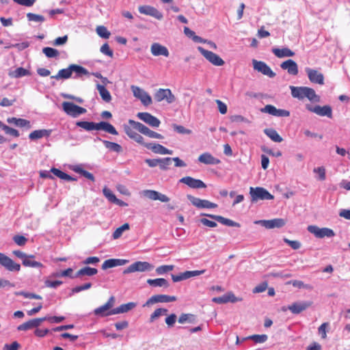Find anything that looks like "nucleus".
<instances>
[{
    "label": "nucleus",
    "instance_id": "obj_1",
    "mask_svg": "<svg viewBox=\"0 0 350 350\" xmlns=\"http://www.w3.org/2000/svg\"><path fill=\"white\" fill-rule=\"evenodd\" d=\"M124 130L126 135L136 142L144 145L148 150H152L154 153H172V152L165 148L162 145L157 143H144L143 137L137 133V130L132 124H129L124 125Z\"/></svg>",
    "mask_w": 350,
    "mask_h": 350
},
{
    "label": "nucleus",
    "instance_id": "obj_2",
    "mask_svg": "<svg viewBox=\"0 0 350 350\" xmlns=\"http://www.w3.org/2000/svg\"><path fill=\"white\" fill-rule=\"evenodd\" d=\"M131 90L133 92L134 97L139 100L144 106H149L152 103V99L150 94L146 92L144 89L132 85Z\"/></svg>",
    "mask_w": 350,
    "mask_h": 350
},
{
    "label": "nucleus",
    "instance_id": "obj_3",
    "mask_svg": "<svg viewBox=\"0 0 350 350\" xmlns=\"http://www.w3.org/2000/svg\"><path fill=\"white\" fill-rule=\"evenodd\" d=\"M250 193L252 202H256L259 200H272L273 196L271 195L268 191L262 187H250Z\"/></svg>",
    "mask_w": 350,
    "mask_h": 350
},
{
    "label": "nucleus",
    "instance_id": "obj_4",
    "mask_svg": "<svg viewBox=\"0 0 350 350\" xmlns=\"http://www.w3.org/2000/svg\"><path fill=\"white\" fill-rule=\"evenodd\" d=\"M62 109L67 115L73 118H77L87 111L85 108L70 102H64L62 103Z\"/></svg>",
    "mask_w": 350,
    "mask_h": 350
},
{
    "label": "nucleus",
    "instance_id": "obj_5",
    "mask_svg": "<svg viewBox=\"0 0 350 350\" xmlns=\"http://www.w3.org/2000/svg\"><path fill=\"white\" fill-rule=\"evenodd\" d=\"M153 269V265L148 262L137 261L129 265L126 269L123 271L124 274H127L133 272H144L148 271Z\"/></svg>",
    "mask_w": 350,
    "mask_h": 350
},
{
    "label": "nucleus",
    "instance_id": "obj_6",
    "mask_svg": "<svg viewBox=\"0 0 350 350\" xmlns=\"http://www.w3.org/2000/svg\"><path fill=\"white\" fill-rule=\"evenodd\" d=\"M198 50L213 65L216 66H221L224 64V61L216 53L206 50L202 46H198Z\"/></svg>",
    "mask_w": 350,
    "mask_h": 350
},
{
    "label": "nucleus",
    "instance_id": "obj_7",
    "mask_svg": "<svg viewBox=\"0 0 350 350\" xmlns=\"http://www.w3.org/2000/svg\"><path fill=\"white\" fill-rule=\"evenodd\" d=\"M154 100L159 103L165 100L168 104L175 101V96L170 89L159 88L154 95Z\"/></svg>",
    "mask_w": 350,
    "mask_h": 350
},
{
    "label": "nucleus",
    "instance_id": "obj_8",
    "mask_svg": "<svg viewBox=\"0 0 350 350\" xmlns=\"http://www.w3.org/2000/svg\"><path fill=\"white\" fill-rule=\"evenodd\" d=\"M308 230L317 238L332 237L335 235L333 230L328 228H319L317 226H309Z\"/></svg>",
    "mask_w": 350,
    "mask_h": 350
},
{
    "label": "nucleus",
    "instance_id": "obj_9",
    "mask_svg": "<svg viewBox=\"0 0 350 350\" xmlns=\"http://www.w3.org/2000/svg\"><path fill=\"white\" fill-rule=\"evenodd\" d=\"M306 109L320 116H327L328 118H332V109L329 105L321 107L320 105L312 106L310 104H306Z\"/></svg>",
    "mask_w": 350,
    "mask_h": 350
},
{
    "label": "nucleus",
    "instance_id": "obj_10",
    "mask_svg": "<svg viewBox=\"0 0 350 350\" xmlns=\"http://www.w3.org/2000/svg\"><path fill=\"white\" fill-rule=\"evenodd\" d=\"M0 265L9 271L18 272L21 270L20 264L14 262L12 259L1 252H0Z\"/></svg>",
    "mask_w": 350,
    "mask_h": 350
},
{
    "label": "nucleus",
    "instance_id": "obj_11",
    "mask_svg": "<svg viewBox=\"0 0 350 350\" xmlns=\"http://www.w3.org/2000/svg\"><path fill=\"white\" fill-rule=\"evenodd\" d=\"M177 299L175 296H170L167 295H155L149 298L143 305V307H148L155 303H167L175 301Z\"/></svg>",
    "mask_w": 350,
    "mask_h": 350
},
{
    "label": "nucleus",
    "instance_id": "obj_12",
    "mask_svg": "<svg viewBox=\"0 0 350 350\" xmlns=\"http://www.w3.org/2000/svg\"><path fill=\"white\" fill-rule=\"evenodd\" d=\"M137 117L152 128H157L161 124V121L157 117L148 112H139Z\"/></svg>",
    "mask_w": 350,
    "mask_h": 350
},
{
    "label": "nucleus",
    "instance_id": "obj_13",
    "mask_svg": "<svg viewBox=\"0 0 350 350\" xmlns=\"http://www.w3.org/2000/svg\"><path fill=\"white\" fill-rule=\"evenodd\" d=\"M252 64L254 70L261 72L264 75L268 76L270 78H273L275 76V73L273 72L270 67L264 62L253 59Z\"/></svg>",
    "mask_w": 350,
    "mask_h": 350
},
{
    "label": "nucleus",
    "instance_id": "obj_14",
    "mask_svg": "<svg viewBox=\"0 0 350 350\" xmlns=\"http://www.w3.org/2000/svg\"><path fill=\"white\" fill-rule=\"evenodd\" d=\"M256 224H260L267 229L280 228L286 224V220L282 218H275L269 220H259L255 222Z\"/></svg>",
    "mask_w": 350,
    "mask_h": 350
},
{
    "label": "nucleus",
    "instance_id": "obj_15",
    "mask_svg": "<svg viewBox=\"0 0 350 350\" xmlns=\"http://www.w3.org/2000/svg\"><path fill=\"white\" fill-rule=\"evenodd\" d=\"M146 163L151 167L159 166L160 169L165 170L168 169L169 165L172 163V159L166 157L163 159H148Z\"/></svg>",
    "mask_w": 350,
    "mask_h": 350
},
{
    "label": "nucleus",
    "instance_id": "obj_16",
    "mask_svg": "<svg viewBox=\"0 0 350 350\" xmlns=\"http://www.w3.org/2000/svg\"><path fill=\"white\" fill-rule=\"evenodd\" d=\"M305 71L310 82L319 85L324 83L323 75L318 70L307 67L305 68Z\"/></svg>",
    "mask_w": 350,
    "mask_h": 350
},
{
    "label": "nucleus",
    "instance_id": "obj_17",
    "mask_svg": "<svg viewBox=\"0 0 350 350\" xmlns=\"http://www.w3.org/2000/svg\"><path fill=\"white\" fill-rule=\"evenodd\" d=\"M138 10L142 14L152 16L158 20H161L163 17L161 12L150 5H141L139 7Z\"/></svg>",
    "mask_w": 350,
    "mask_h": 350
},
{
    "label": "nucleus",
    "instance_id": "obj_18",
    "mask_svg": "<svg viewBox=\"0 0 350 350\" xmlns=\"http://www.w3.org/2000/svg\"><path fill=\"white\" fill-rule=\"evenodd\" d=\"M180 182L184 183L193 189L205 188L206 184L199 179H195L191 176H185L180 180Z\"/></svg>",
    "mask_w": 350,
    "mask_h": 350
},
{
    "label": "nucleus",
    "instance_id": "obj_19",
    "mask_svg": "<svg viewBox=\"0 0 350 350\" xmlns=\"http://www.w3.org/2000/svg\"><path fill=\"white\" fill-rule=\"evenodd\" d=\"M150 51L154 56L168 57L170 55L167 48L158 42H154L151 45Z\"/></svg>",
    "mask_w": 350,
    "mask_h": 350
},
{
    "label": "nucleus",
    "instance_id": "obj_20",
    "mask_svg": "<svg viewBox=\"0 0 350 350\" xmlns=\"http://www.w3.org/2000/svg\"><path fill=\"white\" fill-rule=\"evenodd\" d=\"M311 301L295 302L288 306V310L293 314H299L312 305Z\"/></svg>",
    "mask_w": 350,
    "mask_h": 350
},
{
    "label": "nucleus",
    "instance_id": "obj_21",
    "mask_svg": "<svg viewBox=\"0 0 350 350\" xmlns=\"http://www.w3.org/2000/svg\"><path fill=\"white\" fill-rule=\"evenodd\" d=\"M280 67L282 69L287 70L290 75H297L298 74V66L293 59H288L282 62Z\"/></svg>",
    "mask_w": 350,
    "mask_h": 350
},
{
    "label": "nucleus",
    "instance_id": "obj_22",
    "mask_svg": "<svg viewBox=\"0 0 350 350\" xmlns=\"http://www.w3.org/2000/svg\"><path fill=\"white\" fill-rule=\"evenodd\" d=\"M203 215H206L210 218H212L217 221L228 226H234V227H240V224L237 222H235L230 219L225 218L220 215H211V214H203Z\"/></svg>",
    "mask_w": 350,
    "mask_h": 350
},
{
    "label": "nucleus",
    "instance_id": "obj_23",
    "mask_svg": "<svg viewBox=\"0 0 350 350\" xmlns=\"http://www.w3.org/2000/svg\"><path fill=\"white\" fill-rule=\"evenodd\" d=\"M308 87L301 86V87H295L291 85L290 90L291 92V95L293 98H296L299 100H303L306 98V92Z\"/></svg>",
    "mask_w": 350,
    "mask_h": 350
},
{
    "label": "nucleus",
    "instance_id": "obj_24",
    "mask_svg": "<svg viewBox=\"0 0 350 350\" xmlns=\"http://www.w3.org/2000/svg\"><path fill=\"white\" fill-rule=\"evenodd\" d=\"M96 317L103 318L109 315V299L102 306L94 309L92 312Z\"/></svg>",
    "mask_w": 350,
    "mask_h": 350
},
{
    "label": "nucleus",
    "instance_id": "obj_25",
    "mask_svg": "<svg viewBox=\"0 0 350 350\" xmlns=\"http://www.w3.org/2000/svg\"><path fill=\"white\" fill-rule=\"evenodd\" d=\"M136 306L134 302H129L127 304H122L119 307L111 309V314H116L120 313L127 312Z\"/></svg>",
    "mask_w": 350,
    "mask_h": 350
},
{
    "label": "nucleus",
    "instance_id": "obj_26",
    "mask_svg": "<svg viewBox=\"0 0 350 350\" xmlns=\"http://www.w3.org/2000/svg\"><path fill=\"white\" fill-rule=\"evenodd\" d=\"M51 172H52V174L54 176L58 177L59 178H60L62 180H64L66 181H77V177L71 176L70 175L62 172L59 169H57L55 167H52L51 169Z\"/></svg>",
    "mask_w": 350,
    "mask_h": 350
},
{
    "label": "nucleus",
    "instance_id": "obj_27",
    "mask_svg": "<svg viewBox=\"0 0 350 350\" xmlns=\"http://www.w3.org/2000/svg\"><path fill=\"white\" fill-rule=\"evenodd\" d=\"M7 122L9 124H13L18 127H26L27 129L31 128V123L29 120L23 118H16L14 117L8 118Z\"/></svg>",
    "mask_w": 350,
    "mask_h": 350
},
{
    "label": "nucleus",
    "instance_id": "obj_28",
    "mask_svg": "<svg viewBox=\"0 0 350 350\" xmlns=\"http://www.w3.org/2000/svg\"><path fill=\"white\" fill-rule=\"evenodd\" d=\"M51 130H47V129L35 130L29 135V138L31 140H37V139H41L42 137H47L51 135Z\"/></svg>",
    "mask_w": 350,
    "mask_h": 350
},
{
    "label": "nucleus",
    "instance_id": "obj_29",
    "mask_svg": "<svg viewBox=\"0 0 350 350\" xmlns=\"http://www.w3.org/2000/svg\"><path fill=\"white\" fill-rule=\"evenodd\" d=\"M70 69L72 74H75V75L73 76V78L75 79L79 78L83 75H88V70L79 65L70 64Z\"/></svg>",
    "mask_w": 350,
    "mask_h": 350
},
{
    "label": "nucleus",
    "instance_id": "obj_30",
    "mask_svg": "<svg viewBox=\"0 0 350 350\" xmlns=\"http://www.w3.org/2000/svg\"><path fill=\"white\" fill-rule=\"evenodd\" d=\"M273 53L279 58L286 57H293L295 55V53L292 51L288 48H283V49H278L275 48L272 49Z\"/></svg>",
    "mask_w": 350,
    "mask_h": 350
},
{
    "label": "nucleus",
    "instance_id": "obj_31",
    "mask_svg": "<svg viewBox=\"0 0 350 350\" xmlns=\"http://www.w3.org/2000/svg\"><path fill=\"white\" fill-rule=\"evenodd\" d=\"M72 77V72L70 69V65L66 68L61 69L58 71L57 74L53 76H51V79H55L56 80L59 79H67Z\"/></svg>",
    "mask_w": 350,
    "mask_h": 350
},
{
    "label": "nucleus",
    "instance_id": "obj_32",
    "mask_svg": "<svg viewBox=\"0 0 350 350\" xmlns=\"http://www.w3.org/2000/svg\"><path fill=\"white\" fill-rule=\"evenodd\" d=\"M237 298L232 293L224 295L221 297H214L213 299V301L217 304H224L227 302H235L237 301Z\"/></svg>",
    "mask_w": 350,
    "mask_h": 350
},
{
    "label": "nucleus",
    "instance_id": "obj_33",
    "mask_svg": "<svg viewBox=\"0 0 350 350\" xmlns=\"http://www.w3.org/2000/svg\"><path fill=\"white\" fill-rule=\"evenodd\" d=\"M198 161L207 165H216L220 163L219 159L213 157L212 154H200Z\"/></svg>",
    "mask_w": 350,
    "mask_h": 350
},
{
    "label": "nucleus",
    "instance_id": "obj_34",
    "mask_svg": "<svg viewBox=\"0 0 350 350\" xmlns=\"http://www.w3.org/2000/svg\"><path fill=\"white\" fill-rule=\"evenodd\" d=\"M34 258V255H29L25 259H24V260H23V265L29 267L42 268L43 265L40 262L32 260Z\"/></svg>",
    "mask_w": 350,
    "mask_h": 350
},
{
    "label": "nucleus",
    "instance_id": "obj_35",
    "mask_svg": "<svg viewBox=\"0 0 350 350\" xmlns=\"http://www.w3.org/2000/svg\"><path fill=\"white\" fill-rule=\"evenodd\" d=\"M98 272V270L96 268H92L90 267H85L81 269H79L75 274V277L79 278L82 275H89L92 276L95 274H96Z\"/></svg>",
    "mask_w": 350,
    "mask_h": 350
},
{
    "label": "nucleus",
    "instance_id": "obj_36",
    "mask_svg": "<svg viewBox=\"0 0 350 350\" xmlns=\"http://www.w3.org/2000/svg\"><path fill=\"white\" fill-rule=\"evenodd\" d=\"M71 170L72 171H74L75 172L78 173L80 175L84 176L85 178H88V180H92V182H94L95 180L94 176L92 173L83 170L79 165H73L71 167Z\"/></svg>",
    "mask_w": 350,
    "mask_h": 350
},
{
    "label": "nucleus",
    "instance_id": "obj_37",
    "mask_svg": "<svg viewBox=\"0 0 350 350\" xmlns=\"http://www.w3.org/2000/svg\"><path fill=\"white\" fill-rule=\"evenodd\" d=\"M30 72L29 70L23 68V67H19V68H17L16 70L10 72L9 73V75L10 77H12V78H21V77H25V76H29L30 75Z\"/></svg>",
    "mask_w": 350,
    "mask_h": 350
},
{
    "label": "nucleus",
    "instance_id": "obj_38",
    "mask_svg": "<svg viewBox=\"0 0 350 350\" xmlns=\"http://www.w3.org/2000/svg\"><path fill=\"white\" fill-rule=\"evenodd\" d=\"M129 124H131L133 125V126L139 133L145 135L147 136L148 131L150 129H148L146 126L144 125L143 124L134 121L133 120H129Z\"/></svg>",
    "mask_w": 350,
    "mask_h": 350
},
{
    "label": "nucleus",
    "instance_id": "obj_39",
    "mask_svg": "<svg viewBox=\"0 0 350 350\" xmlns=\"http://www.w3.org/2000/svg\"><path fill=\"white\" fill-rule=\"evenodd\" d=\"M147 283L152 286H169L168 282L164 278L148 279Z\"/></svg>",
    "mask_w": 350,
    "mask_h": 350
},
{
    "label": "nucleus",
    "instance_id": "obj_40",
    "mask_svg": "<svg viewBox=\"0 0 350 350\" xmlns=\"http://www.w3.org/2000/svg\"><path fill=\"white\" fill-rule=\"evenodd\" d=\"M306 98L312 103H319L321 101V97L316 94L312 88L308 87L306 92Z\"/></svg>",
    "mask_w": 350,
    "mask_h": 350
},
{
    "label": "nucleus",
    "instance_id": "obj_41",
    "mask_svg": "<svg viewBox=\"0 0 350 350\" xmlns=\"http://www.w3.org/2000/svg\"><path fill=\"white\" fill-rule=\"evenodd\" d=\"M72 271L73 270L72 268H68L64 271L53 273L52 274V276L55 278L68 277L71 279L76 278V277H75V275L72 274Z\"/></svg>",
    "mask_w": 350,
    "mask_h": 350
},
{
    "label": "nucleus",
    "instance_id": "obj_42",
    "mask_svg": "<svg viewBox=\"0 0 350 350\" xmlns=\"http://www.w3.org/2000/svg\"><path fill=\"white\" fill-rule=\"evenodd\" d=\"M0 129H1L5 132V133L7 135H11L13 137H18L20 135L19 132L17 130L5 125L1 120H0Z\"/></svg>",
    "mask_w": 350,
    "mask_h": 350
},
{
    "label": "nucleus",
    "instance_id": "obj_43",
    "mask_svg": "<svg viewBox=\"0 0 350 350\" xmlns=\"http://www.w3.org/2000/svg\"><path fill=\"white\" fill-rule=\"evenodd\" d=\"M265 133L271 138L273 142H280L282 138L279 135L278 132L273 129H267L265 130Z\"/></svg>",
    "mask_w": 350,
    "mask_h": 350
},
{
    "label": "nucleus",
    "instance_id": "obj_44",
    "mask_svg": "<svg viewBox=\"0 0 350 350\" xmlns=\"http://www.w3.org/2000/svg\"><path fill=\"white\" fill-rule=\"evenodd\" d=\"M268 336L266 334H254L249 336L246 338H243V341L247 339H250L254 340L256 343H263L267 340Z\"/></svg>",
    "mask_w": 350,
    "mask_h": 350
},
{
    "label": "nucleus",
    "instance_id": "obj_45",
    "mask_svg": "<svg viewBox=\"0 0 350 350\" xmlns=\"http://www.w3.org/2000/svg\"><path fill=\"white\" fill-rule=\"evenodd\" d=\"M42 53L48 58H56L59 56V52L58 50L51 47H44L42 49Z\"/></svg>",
    "mask_w": 350,
    "mask_h": 350
},
{
    "label": "nucleus",
    "instance_id": "obj_46",
    "mask_svg": "<svg viewBox=\"0 0 350 350\" xmlns=\"http://www.w3.org/2000/svg\"><path fill=\"white\" fill-rule=\"evenodd\" d=\"M167 313V310L165 308H158L154 311V312L150 315L149 321L150 323L154 322L155 320L159 319L160 317L163 315H165Z\"/></svg>",
    "mask_w": 350,
    "mask_h": 350
},
{
    "label": "nucleus",
    "instance_id": "obj_47",
    "mask_svg": "<svg viewBox=\"0 0 350 350\" xmlns=\"http://www.w3.org/2000/svg\"><path fill=\"white\" fill-rule=\"evenodd\" d=\"M130 228V226L128 223L124 224L122 226L118 228L113 233V238L117 239L120 238L123 232L125 230H128Z\"/></svg>",
    "mask_w": 350,
    "mask_h": 350
},
{
    "label": "nucleus",
    "instance_id": "obj_48",
    "mask_svg": "<svg viewBox=\"0 0 350 350\" xmlns=\"http://www.w3.org/2000/svg\"><path fill=\"white\" fill-rule=\"evenodd\" d=\"M97 90H98L102 98L106 102H109V92L105 86L100 84H97Z\"/></svg>",
    "mask_w": 350,
    "mask_h": 350
},
{
    "label": "nucleus",
    "instance_id": "obj_49",
    "mask_svg": "<svg viewBox=\"0 0 350 350\" xmlns=\"http://www.w3.org/2000/svg\"><path fill=\"white\" fill-rule=\"evenodd\" d=\"M92 285V284L91 282H87L82 285L77 286L72 288L70 296H72V295L78 293L82 291L88 290L91 288Z\"/></svg>",
    "mask_w": 350,
    "mask_h": 350
},
{
    "label": "nucleus",
    "instance_id": "obj_50",
    "mask_svg": "<svg viewBox=\"0 0 350 350\" xmlns=\"http://www.w3.org/2000/svg\"><path fill=\"white\" fill-rule=\"evenodd\" d=\"M94 130L104 131L107 133H109V123L106 122L94 123Z\"/></svg>",
    "mask_w": 350,
    "mask_h": 350
},
{
    "label": "nucleus",
    "instance_id": "obj_51",
    "mask_svg": "<svg viewBox=\"0 0 350 350\" xmlns=\"http://www.w3.org/2000/svg\"><path fill=\"white\" fill-rule=\"evenodd\" d=\"M77 126L84 129L86 131H93L94 122L87 121H79L77 122Z\"/></svg>",
    "mask_w": 350,
    "mask_h": 350
},
{
    "label": "nucleus",
    "instance_id": "obj_52",
    "mask_svg": "<svg viewBox=\"0 0 350 350\" xmlns=\"http://www.w3.org/2000/svg\"><path fill=\"white\" fill-rule=\"evenodd\" d=\"M195 321V315L192 314H182L178 318V322L180 323H184L186 321L190 323Z\"/></svg>",
    "mask_w": 350,
    "mask_h": 350
},
{
    "label": "nucleus",
    "instance_id": "obj_53",
    "mask_svg": "<svg viewBox=\"0 0 350 350\" xmlns=\"http://www.w3.org/2000/svg\"><path fill=\"white\" fill-rule=\"evenodd\" d=\"M27 17L29 21L42 23L45 20L43 16L33 13L27 14Z\"/></svg>",
    "mask_w": 350,
    "mask_h": 350
},
{
    "label": "nucleus",
    "instance_id": "obj_54",
    "mask_svg": "<svg viewBox=\"0 0 350 350\" xmlns=\"http://www.w3.org/2000/svg\"><path fill=\"white\" fill-rule=\"evenodd\" d=\"M174 267V265H161L156 269V272L159 275H162L163 273L172 271Z\"/></svg>",
    "mask_w": 350,
    "mask_h": 350
},
{
    "label": "nucleus",
    "instance_id": "obj_55",
    "mask_svg": "<svg viewBox=\"0 0 350 350\" xmlns=\"http://www.w3.org/2000/svg\"><path fill=\"white\" fill-rule=\"evenodd\" d=\"M33 328H34V327L33 325V322L31 321V319L27 322H25V323L19 325L17 327V330L18 331H27V330L33 329Z\"/></svg>",
    "mask_w": 350,
    "mask_h": 350
},
{
    "label": "nucleus",
    "instance_id": "obj_56",
    "mask_svg": "<svg viewBox=\"0 0 350 350\" xmlns=\"http://www.w3.org/2000/svg\"><path fill=\"white\" fill-rule=\"evenodd\" d=\"M98 35L103 38H108L109 37V32L107 29L104 26H98L96 28Z\"/></svg>",
    "mask_w": 350,
    "mask_h": 350
},
{
    "label": "nucleus",
    "instance_id": "obj_57",
    "mask_svg": "<svg viewBox=\"0 0 350 350\" xmlns=\"http://www.w3.org/2000/svg\"><path fill=\"white\" fill-rule=\"evenodd\" d=\"M260 111L262 113H269L273 116H275L277 108L271 105H267L265 107L262 108Z\"/></svg>",
    "mask_w": 350,
    "mask_h": 350
},
{
    "label": "nucleus",
    "instance_id": "obj_58",
    "mask_svg": "<svg viewBox=\"0 0 350 350\" xmlns=\"http://www.w3.org/2000/svg\"><path fill=\"white\" fill-rule=\"evenodd\" d=\"M17 295H20L23 296L25 298L27 299H42V297L37 294L29 292L21 291L17 293Z\"/></svg>",
    "mask_w": 350,
    "mask_h": 350
},
{
    "label": "nucleus",
    "instance_id": "obj_59",
    "mask_svg": "<svg viewBox=\"0 0 350 350\" xmlns=\"http://www.w3.org/2000/svg\"><path fill=\"white\" fill-rule=\"evenodd\" d=\"M45 317L46 321L51 323H59L65 319V317L63 316H46Z\"/></svg>",
    "mask_w": 350,
    "mask_h": 350
},
{
    "label": "nucleus",
    "instance_id": "obj_60",
    "mask_svg": "<svg viewBox=\"0 0 350 350\" xmlns=\"http://www.w3.org/2000/svg\"><path fill=\"white\" fill-rule=\"evenodd\" d=\"M187 198L194 206L200 208L201 202L202 200V199L194 197L191 195H187Z\"/></svg>",
    "mask_w": 350,
    "mask_h": 350
},
{
    "label": "nucleus",
    "instance_id": "obj_61",
    "mask_svg": "<svg viewBox=\"0 0 350 350\" xmlns=\"http://www.w3.org/2000/svg\"><path fill=\"white\" fill-rule=\"evenodd\" d=\"M205 269L196 271H185V275L186 276L187 279H188L191 277L198 276L201 274H203L204 273H205Z\"/></svg>",
    "mask_w": 350,
    "mask_h": 350
},
{
    "label": "nucleus",
    "instance_id": "obj_62",
    "mask_svg": "<svg viewBox=\"0 0 350 350\" xmlns=\"http://www.w3.org/2000/svg\"><path fill=\"white\" fill-rule=\"evenodd\" d=\"M144 196L152 200H157L159 192L154 190H145Z\"/></svg>",
    "mask_w": 350,
    "mask_h": 350
},
{
    "label": "nucleus",
    "instance_id": "obj_63",
    "mask_svg": "<svg viewBox=\"0 0 350 350\" xmlns=\"http://www.w3.org/2000/svg\"><path fill=\"white\" fill-rule=\"evenodd\" d=\"M217 207V204L211 202L207 200H202L200 208H215Z\"/></svg>",
    "mask_w": 350,
    "mask_h": 350
},
{
    "label": "nucleus",
    "instance_id": "obj_64",
    "mask_svg": "<svg viewBox=\"0 0 350 350\" xmlns=\"http://www.w3.org/2000/svg\"><path fill=\"white\" fill-rule=\"evenodd\" d=\"M13 240L18 245L20 246L25 245L27 241V239L23 235H15L13 237Z\"/></svg>",
    "mask_w": 350,
    "mask_h": 350
}]
</instances>
